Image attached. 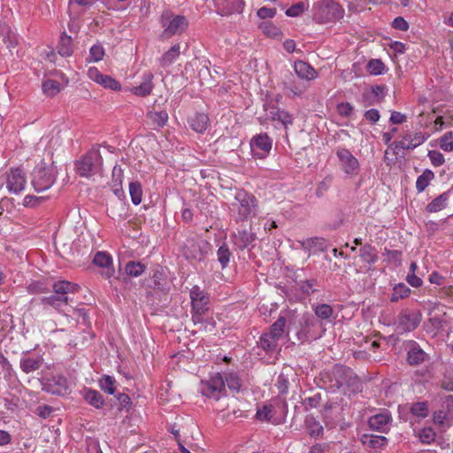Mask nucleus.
Segmentation results:
<instances>
[{"mask_svg":"<svg viewBox=\"0 0 453 453\" xmlns=\"http://www.w3.org/2000/svg\"><path fill=\"white\" fill-rule=\"evenodd\" d=\"M153 288L159 290H165L167 287L166 275L163 269H156L152 275Z\"/></svg>","mask_w":453,"mask_h":453,"instance_id":"obj_37","label":"nucleus"},{"mask_svg":"<svg viewBox=\"0 0 453 453\" xmlns=\"http://www.w3.org/2000/svg\"><path fill=\"white\" fill-rule=\"evenodd\" d=\"M286 326V319L280 317L271 326L269 332V338L280 340L282 337Z\"/></svg>","mask_w":453,"mask_h":453,"instance_id":"obj_33","label":"nucleus"},{"mask_svg":"<svg viewBox=\"0 0 453 453\" xmlns=\"http://www.w3.org/2000/svg\"><path fill=\"white\" fill-rule=\"evenodd\" d=\"M26 183V177L19 168L12 169L7 174L6 187L10 193L19 194L25 188Z\"/></svg>","mask_w":453,"mask_h":453,"instance_id":"obj_13","label":"nucleus"},{"mask_svg":"<svg viewBox=\"0 0 453 453\" xmlns=\"http://www.w3.org/2000/svg\"><path fill=\"white\" fill-rule=\"evenodd\" d=\"M145 265L141 262L129 261L125 266L127 276L138 277L145 271Z\"/></svg>","mask_w":453,"mask_h":453,"instance_id":"obj_39","label":"nucleus"},{"mask_svg":"<svg viewBox=\"0 0 453 453\" xmlns=\"http://www.w3.org/2000/svg\"><path fill=\"white\" fill-rule=\"evenodd\" d=\"M230 210L236 221L248 220L257 215L258 202L254 195L239 190L234 196V201L231 203Z\"/></svg>","mask_w":453,"mask_h":453,"instance_id":"obj_2","label":"nucleus"},{"mask_svg":"<svg viewBox=\"0 0 453 453\" xmlns=\"http://www.w3.org/2000/svg\"><path fill=\"white\" fill-rule=\"evenodd\" d=\"M270 113L272 119L280 121L283 124L285 128H288L289 125L293 124V116L284 110L277 108L275 111H272Z\"/></svg>","mask_w":453,"mask_h":453,"instance_id":"obj_35","label":"nucleus"},{"mask_svg":"<svg viewBox=\"0 0 453 453\" xmlns=\"http://www.w3.org/2000/svg\"><path fill=\"white\" fill-rule=\"evenodd\" d=\"M409 348L407 352V361L411 365H418L424 363L427 358V354L414 341L407 342Z\"/></svg>","mask_w":453,"mask_h":453,"instance_id":"obj_17","label":"nucleus"},{"mask_svg":"<svg viewBox=\"0 0 453 453\" xmlns=\"http://www.w3.org/2000/svg\"><path fill=\"white\" fill-rule=\"evenodd\" d=\"M57 170L53 165H46L41 163L36 165L32 173V185L36 192L49 189L55 182Z\"/></svg>","mask_w":453,"mask_h":453,"instance_id":"obj_5","label":"nucleus"},{"mask_svg":"<svg viewBox=\"0 0 453 453\" xmlns=\"http://www.w3.org/2000/svg\"><path fill=\"white\" fill-rule=\"evenodd\" d=\"M411 413L419 418H426L429 414L427 402H417L411 407Z\"/></svg>","mask_w":453,"mask_h":453,"instance_id":"obj_43","label":"nucleus"},{"mask_svg":"<svg viewBox=\"0 0 453 453\" xmlns=\"http://www.w3.org/2000/svg\"><path fill=\"white\" fill-rule=\"evenodd\" d=\"M52 394L64 395L68 393L69 386L67 380L61 375L53 377L51 382L49 384Z\"/></svg>","mask_w":453,"mask_h":453,"instance_id":"obj_25","label":"nucleus"},{"mask_svg":"<svg viewBox=\"0 0 453 453\" xmlns=\"http://www.w3.org/2000/svg\"><path fill=\"white\" fill-rule=\"evenodd\" d=\"M434 178V173L426 169L421 175H419L416 181V189L418 193L423 192L429 185V182Z\"/></svg>","mask_w":453,"mask_h":453,"instance_id":"obj_36","label":"nucleus"},{"mask_svg":"<svg viewBox=\"0 0 453 453\" xmlns=\"http://www.w3.org/2000/svg\"><path fill=\"white\" fill-rule=\"evenodd\" d=\"M58 52L62 57H69L73 52L72 37L67 35L65 32L61 35L58 45L57 47Z\"/></svg>","mask_w":453,"mask_h":453,"instance_id":"obj_30","label":"nucleus"},{"mask_svg":"<svg viewBox=\"0 0 453 453\" xmlns=\"http://www.w3.org/2000/svg\"><path fill=\"white\" fill-rule=\"evenodd\" d=\"M217 257L221 267L223 269L226 268L229 263L231 257V252L226 244L224 243L219 248L217 251Z\"/></svg>","mask_w":453,"mask_h":453,"instance_id":"obj_46","label":"nucleus"},{"mask_svg":"<svg viewBox=\"0 0 453 453\" xmlns=\"http://www.w3.org/2000/svg\"><path fill=\"white\" fill-rule=\"evenodd\" d=\"M269 334L267 333H265L261 335L259 339V347L265 350L266 352L273 351L276 349L278 346V340L276 339H271L268 337Z\"/></svg>","mask_w":453,"mask_h":453,"instance_id":"obj_42","label":"nucleus"},{"mask_svg":"<svg viewBox=\"0 0 453 453\" xmlns=\"http://www.w3.org/2000/svg\"><path fill=\"white\" fill-rule=\"evenodd\" d=\"M272 139L266 134H259L250 141L253 156L257 158L265 157L272 149Z\"/></svg>","mask_w":453,"mask_h":453,"instance_id":"obj_12","label":"nucleus"},{"mask_svg":"<svg viewBox=\"0 0 453 453\" xmlns=\"http://www.w3.org/2000/svg\"><path fill=\"white\" fill-rule=\"evenodd\" d=\"M254 240V234L248 230L238 231L234 235V242L240 250L247 248Z\"/></svg>","mask_w":453,"mask_h":453,"instance_id":"obj_28","label":"nucleus"},{"mask_svg":"<svg viewBox=\"0 0 453 453\" xmlns=\"http://www.w3.org/2000/svg\"><path fill=\"white\" fill-rule=\"evenodd\" d=\"M153 78H154V75L152 73H150V72L145 73L142 76V81L141 84L139 86L132 88V89H131L132 93L134 94L135 96H142V97L149 96L154 88V85L152 82Z\"/></svg>","mask_w":453,"mask_h":453,"instance_id":"obj_18","label":"nucleus"},{"mask_svg":"<svg viewBox=\"0 0 453 453\" xmlns=\"http://www.w3.org/2000/svg\"><path fill=\"white\" fill-rule=\"evenodd\" d=\"M440 146L444 151L453 150V132H447L441 136Z\"/></svg>","mask_w":453,"mask_h":453,"instance_id":"obj_58","label":"nucleus"},{"mask_svg":"<svg viewBox=\"0 0 453 453\" xmlns=\"http://www.w3.org/2000/svg\"><path fill=\"white\" fill-rule=\"evenodd\" d=\"M336 156L339 159L341 169L346 175L355 177L359 173V162L349 150L339 148L336 150Z\"/></svg>","mask_w":453,"mask_h":453,"instance_id":"obj_10","label":"nucleus"},{"mask_svg":"<svg viewBox=\"0 0 453 453\" xmlns=\"http://www.w3.org/2000/svg\"><path fill=\"white\" fill-rule=\"evenodd\" d=\"M385 65L380 59H372L367 64V71L372 75L383 73Z\"/></svg>","mask_w":453,"mask_h":453,"instance_id":"obj_53","label":"nucleus"},{"mask_svg":"<svg viewBox=\"0 0 453 453\" xmlns=\"http://www.w3.org/2000/svg\"><path fill=\"white\" fill-rule=\"evenodd\" d=\"M83 396L85 401L96 409H101L104 404L103 395L96 390L86 389Z\"/></svg>","mask_w":453,"mask_h":453,"instance_id":"obj_29","label":"nucleus"},{"mask_svg":"<svg viewBox=\"0 0 453 453\" xmlns=\"http://www.w3.org/2000/svg\"><path fill=\"white\" fill-rule=\"evenodd\" d=\"M429 136V134L422 132L406 133L402 140L393 142L390 146H394V153L398 154L397 150H413L425 142Z\"/></svg>","mask_w":453,"mask_h":453,"instance_id":"obj_11","label":"nucleus"},{"mask_svg":"<svg viewBox=\"0 0 453 453\" xmlns=\"http://www.w3.org/2000/svg\"><path fill=\"white\" fill-rule=\"evenodd\" d=\"M192 307V320L195 324L203 321V315L209 310V295L198 286H194L189 293Z\"/></svg>","mask_w":453,"mask_h":453,"instance_id":"obj_6","label":"nucleus"},{"mask_svg":"<svg viewBox=\"0 0 453 453\" xmlns=\"http://www.w3.org/2000/svg\"><path fill=\"white\" fill-rule=\"evenodd\" d=\"M304 9V4L303 2H299L296 4H293L290 8L286 11V15L288 17H297L300 15Z\"/></svg>","mask_w":453,"mask_h":453,"instance_id":"obj_64","label":"nucleus"},{"mask_svg":"<svg viewBox=\"0 0 453 453\" xmlns=\"http://www.w3.org/2000/svg\"><path fill=\"white\" fill-rule=\"evenodd\" d=\"M314 312L318 318L321 319H327L333 315L334 310L331 305L322 303L314 307Z\"/></svg>","mask_w":453,"mask_h":453,"instance_id":"obj_49","label":"nucleus"},{"mask_svg":"<svg viewBox=\"0 0 453 453\" xmlns=\"http://www.w3.org/2000/svg\"><path fill=\"white\" fill-rule=\"evenodd\" d=\"M70 301L72 299L69 296L56 295L55 293L41 298V303L43 306H51L56 310H59L63 304H68Z\"/></svg>","mask_w":453,"mask_h":453,"instance_id":"obj_22","label":"nucleus"},{"mask_svg":"<svg viewBox=\"0 0 453 453\" xmlns=\"http://www.w3.org/2000/svg\"><path fill=\"white\" fill-rule=\"evenodd\" d=\"M321 401L320 393H315L311 396L305 397L303 401V404L305 409L316 408L319 406Z\"/></svg>","mask_w":453,"mask_h":453,"instance_id":"obj_59","label":"nucleus"},{"mask_svg":"<svg viewBox=\"0 0 453 453\" xmlns=\"http://www.w3.org/2000/svg\"><path fill=\"white\" fill-rule=\"evenodd\" d=\"M224 381L227 385L229 389L238 392L242 387L241 380L239 376L234 372L226 373Z\"/></svg>","mask_w":453,"mask_h":453,"instance_id":"obj_45","label":"nucleus"},{"mask_svg":"<svg viewBox=\"0 0 453 453\" xmlns=\"http://www.w3.org/2000/svg\"><path fill=\"white\" fill-rule=\"evenodd\" d=\"M209 250V243L203 239H187L181 248L183 256L191 261H201Z\"/></svg>","mask_w":453,"mask_h":453,"instance_id":"obj_8","label":"nucleus"},{"mask_svg":"<svg viewBox=\"0 0 453 453\" xmlns=\"http://www.w3.org/2000/svg\"><path fill=\"white\" fill-rule=\"evenodd\" d=\"M94 265L104 269L102 275L110 279L114 275L115 269L112 266V257L105 251H97L93 259Z\"/></svg>","mask_w":453,"mask_h":453,"instance_id":"obj_15","label":"nucleus"},{"mask_svg":"<svg viewBox=\"0 0 453 453\" xmlns=\"http://www.w3.org/2000/svg\"><path fill=\"white\" fill-rule=\"evenodd\" d=\"M306 426L308 434L311 436L318 437L323 434V426L314 418L306 419Z\"/></svg>","mask_w":453,"mask_h":453,"instance_id":"obj_48","label":"nucleus"},{"mask_svg":"<svg viewBox=\"0 0 453 453\" xmlns=\"http://www.w3.org/2000/svg\"><path fill=\"white\" fill-rule=\"evenodd\" d=\"M275 387L278 388L280 394H285L288 388V380L284 374H280L277 378Z\"/></svg>","mask_w":453,"mask_h":453,"instance_id":"obj_63","label":"nucleus"},{"mask_svg":"<svg viewBox=\"0 0 453 453\" xmlns=\"http://www.w3.org/2000/svg\"><path fill=\"white\" fill-rule=\"evenodd\" d=\"M313 19L317 23L335 22L343 18V8L334 0H320L313 5Z\"/></svg>","mask_w":453,"mask_h":453,"instance_id":"obj_3","label":"nucleus"},{"mask_svg":"<svg viewBox=\"0 0 453 453\" xmlns=\"http://www.w3.org/2000/svg\"><path fill=\"white\" fill-rule=\"evenodd\" d=\"M243 6V0H226L223 7L217 12L220 16H229L234 13H242Z\"/></svg>","mask_w":453,"mask_h":453,"instance_id":"obj_21","label":"nucleus"},{"mask_svg":"<svg viewBox=\"0 0 453 453\" xmlns=\"http://www.w3.org/2000/svg\"><path fill=\"white\" fill-rule=\"evenodd\" d=\"M299 242L303 249L309 251H324L327 249V242L320 237L307 238Z\"/></svg>","mask_w":453,"mask_h":453,"instance_id":"obj_20","label":"nucleus"},{"mask_svg":"<svg viewBox=\"0 0 453 453\" xmlns=\"http://www.w3.org/2000/svg\"><path fill=\"white\" fill-rule=\"evenodd\" d=\"M42 365V357H24L20 360V367L26 373L35 372Z\"/></svg>","mask_w":453,"mask_h":453,"instance_id":"obj_31","label":"nucleus"},{"mask_svg":"<svg viewBox=\"0 0 453 453\" xmlns=\"http://www.w3.org/2000/svg\"><path fill=\"white\" fill-rule=\"evenodd\" d=\"M114 383H115L114 378H112L110 375H104L99 380V385H100L101 389L110 395H113L115 392Z\"/></svg>","mask_w":453,"mask_h":453,"instance_id":"obj_50","label":"nucleus"},{"mask_svg":"<svg viewBox=\"0 0 453 453\" xmlns=\"http://www.w3.org/2000/svg\"><path fill=\"white\" fill-rule=\"evenodd\" d=\"M147 117L152 121L153 125L157 127H165L168 120V114L165 111H149Z\"/></svg>","mask_w":453,"mask_h":453,"instance_id":"obj_38","label":"nucleus"},{"mask_svg":"<svg viewBox=\"0 0 453 453\" xmlns=\"http://www.w3.org/2000/svg\"><path fill=\"white\" fill-rule=\"evenodd\" d=\"M323 382L332 391L340 390L344 395L355 394L359 390L358 377L350 368L336 365L323 375Z\"/></svg>","mask_w":453,"mask_h":453,"instance_id":"obj_1","label":"nucleus"},{"mask_svg":"<svg viewBox=\"0 0 453 453\" xmlns=\"http://www.w3.org/2000/svg\"><path fill=\"white\" fill-rule=\"evenodd\" d=\"M392 421V417L388 410L377 413L368 419L369 427L372 430L380 433H387L389 430V424Z\"/></svg>","mask_w":453,"mask_h":453,"instance_id":"obj_14","label":"nucleus"},{"mask_svg":"<svg viewBox=\"0 0 453 453\" xmlns=\"http://www.w3.org/2000/svg\"><path fill=\"white\" fill-rule=\"evenodd\" d=\"M418 438L423 443L429 444L435 439V433L431 427H425L418 432Z\"/></svg>","mask_w":453,"mask_h":453,"instance_id":"obj_56","label":"nucleus"},{"mask_svg":"<svg viewBox=\"0 0 453 453\" xmlns=\"http://www.w3.org/2000/svg\"><path fill=\"white\" fill-rule=\"evenodd\" d=\"M52 289L56 295L69 296V294L77 293L80 290V286L67 280H59L52 285Z\"/></svg>","mask_w":453,"mask_h":453,"instance_id":"obj_19","label":"nucleus"},{"mask_svg":"<svg viewBox=\"0 0 453 453\" xmlns=\"http://www.w3.org/2000/svg\"><path fill=\"white\" fill-rule=\"evenodd\" d=\"M441 388L448 390L453 391V372L448 371L445 372L442 380H441Z\"/></svg>","mask_w":453,"mask_h":453,"instance_id":"obj_61","label":"nucleus"},{"mask_svg":"<svg viewBox=\"0 0 453 453\" xmlns=\"http://www.w3.org/2000/svg\"><path fill=\"white\" fill-rule=\"evenodd\" d=\"M43 92L50 96H53L60 91L59 82L53 80H47L42 83Z\"/></svg>","mask_w":453,"mask_h":453,"instance_id":"obj_51","label":"nucleus"},{"mask_svg":"<svg viewBox=\"0 0 453 453\" xmlns=\"http://www.w3.org/2000/svg\"><path fill=\"white\" fill-rule=\"evenodd\" d=\"M112 187L114 193L118 195L119 188L121 187L123 179V170L119 165H115L112 169Z\"/></svg>","mask_w":453,"mask_h":453,"instance_id":"obj_52","label":"nucleus"},{"mask_svg":"<svg viewBox=\"0 0 453 453\" xmlns=\"http://www.w3.org/2000/svg\"><path fill=\"white\" fill-rule=\"evenodd\" d=\"M259 27L263 33L270 37H276L279 35V29L271 21H263Z\"/></svg>","mask_w":453,"mask_h":453,"instance_id":"obj_57","label":"nucleus"},{"mask_svg":"<svg viewBox=\"0 0 453 453\" xmlns=\"http://www.w3.org/2000/svg\"><path fill=\"white\" fill-rule=\"evenodd\" d=\"M129 193L134 204L138 205L142 202V185L138 181L129 183Z\"/></svg>","mask_w":453,"mask_h":453,"instance_id":"obj_41","label":"nucleus"},{"mask_svg":"<svg viewBox=\"0 0 453 453\" xmlns=\"http://www.w3.org/2000/svg\"><path fill=\"white\" fill-rule=\"evenodd\" d=\"M273 407L272 404L265 405L262 409L257 410V418L261 421H269L274 423Z\"/></svg>","mask_w":453,"mask_h":453,"instance_id":"obj_47","label":"nucleus"},{"mask_svg":"<svg viewBox=\"0 0 453 453\" xmlns=\"http://www.w3.org/2000/svg\"><path fill=\"white\" fill-rule=\"evenodd\" d=\"M296 73L302 79L313 80L316 76V71L308 63L299 60L294 65Z\"/></svg>","mask_w":453,"mask_h":453,"instance_id":"obj_26","label":"nucleus"},{"mask_svg":"<svg viewBox=\"0 0 453 453\" xmlns=\"http://www.w3.org/2000/svg\"><path fill=\"white\" fill-rule=\"evenodd\" d=\"M361 441L364 445L372 449H381L388 443V439L382 435L364 434Z\"/></svg>","mask_w":453,"mask_h":453,"instance_id":"obj_27","label":"nucleus"},{"mask_svg":"<svg viewBox=\"0 0 453 453\" xmlns=\"http://www.w3.org/2000/svg\"><path fill=\"white\" fill-rule=\"evenodd\" d=\"M190 127L196 133H203L209 125V117L204 113H196L188 120Z\"/></svg>","mask_w":453,"mask_h":453,"instance_id":"obj_23","label":"nucleus"},{"mask_svg":"<svg viewBox=\"0 0 453 453\" xmlns=\"http://www.w3.org/2000/svg\"><path fill=\"white\" fill-rule=\"evenodd\" d=\"M419 323V314L414 312H404L399 315L397 328L399 332H411L416 329Z\"/></svg>","mask_w":453,"mask_h":453,"instance_id":"obj_16","label":"nucleus"},{"mask_svg":"<svg viewBox=\"0 0 453 453\" xmlns=\"http://www.w3.org/2000/svg\"><path fill=\"white\" fill-rule=\"evenodd\" d=\"M449 198L448 192H444L441 194L439 196L435 197L431 203H429L426 206V210L429 212H437L444 209L447 205V201Z\"/></svg>","mask_w":453,"mask_h":453,"instance_id":"obj_34","label":"nucleus"},{"mask_svg":"<svg viewBox=\"0 0 453 453\" xmlns=\"http://www.w3.org/2000/svg\"><path fill=\"white\" fill-rule=\"evenodd\" d=\"M27 291L33 295L47 293L50 291V288L42 281H33L27 287Z\"/></svg>","mask_w":453,"mask_h":453,"instance_id":"obj_54","label":"nucleus"},{"mask_svg":"<svg viewBox=\"0 0 453 453\" xmlns=\"http://www.w3.org/2000/svg\"><path fill=\"white\" fill-rule=\"evenodd\" d=\"M75 169L81 177H91L100 174L103 169V157L98 149L92 148L79 160L76 161Z\"/></svg>","mask_w":453,"mask_h":453,"instance_id":"obj_4","label":"nucleus"},{"mask_svg":"<svg viewBox=\"0 0 453 453\" xmlns=\"http://www.w3.org/2000/svg\"><path fill=\"white\" fill-rule=\"evenodd\" d=\"M98 84L102 85L105 88H110L112 90H119L120 89L119 82L109 75L103 74L102 79L100 80Z\"/></svg>","mask_w":453,"mask_h":453,"instance_id":"obj_55","label":"nucleus"},{"mask_svg":"<svg viewBox=\"0 0 453 453\" xmlns=\"http://www.w3.org/2000/svg\"><path fill=\"white\" fill-rule=\"evenodd\" d=\"M180 55V45L174 44L171 49L166 51L161 58L163 65H171Z\"/></svg>","mask_w":453,"mask_h":453,"instance_id":"obj_44","label":"nucleus"},{"mask_svg":"<svg viewBox=\"0 0 453 453\" xmlns=\"http://www.w3.org/2000/svg\"><path fill=\"white\" fill-rule=\"evenodd\" d=\"M359 256L364 262L370 265L375 264L379 258L376 249L370 244H365L360 248Z\"/></svg>","mask_w":453,"mask_h":453,"instance_id":"obj_32","label":"nucleus"},{"mask_svg":"<svg viewBox=\"0 0 453 453\" xmlns=\"http://www.w3.org/2000/svg\"><path fill=\"white\" fill-rule=\"evenodd\" d=\"M410 293L411 289L404 283H399L395 286L390 301L398 302L400 299L407 297Z\"/></svg>","mask_w":453,"mask_h":453,"instance_id":"obj_40","label":"nucleus"},{"mask_svg":"<svg viewBox=\"0 0 453 453\" xmlns=\"http://www.w3.org/2000/svg\"><path fill=\"white\" fill-rule=\"evenodd\" d=\"M428 157L434 166H440L444 163V156L438 150H429Z\"/></svg>","mask_w":453,"mask_h":453,"instance_id":"obj_62","label":"nucleus"},{"mask_svg":"<svg viewBox=\"0 0 453 453\" xmlns=\"http://www.w3.org/2000/svg\"><path fill=\"white\" fill-rule=\"evenodd\" d=\"M161 23L164 27L163 34L165 37L180 35L188 26V21L185 16L175 15L170 11L162 13Z\"/></svg>","mask_w":453,"mask_h":453,"instance_id":"obj_7","label":"nucleus"},{"mask_svg":"<svg viewBox=\"0 0 453 453\" xmlns=\"http://www.w3.org/2000/svg\"><path fill=\"white\" fill-rule=\"evenodd\" d=\"M225 392V381L219 372L211 375L208 380L201 381V393L206 397L219 400Z\"/></svg>","mask_w":453,"mask_h":453,"instance_id":"obj_9","label":"nucleus"},{"mask_svg":"<svg viewBox=\"0 0 453 453\" xmlns=\"http://www.w3.org/2000/svg\"><path fill=\"white\" fill-rule=\"evenodd\" d=\"M90 59L94 62H98L103 59L104 56V50L102 45L96 44L90 48L89 50Z\"/></svg>","mask_w":453,"mask_h":453,"instance_id":"obj_60","label":"nucleus"},{"mask_svg":"<svg viewBox=\"0 0 453 453\" xmlns=\"http://www.w3.org/2000/svg\"><path fill=\"white\" fill-rule=\"evenodd\" d=\"M387 87L385 85H374L371 88V93L374 99H371L366 94H364V105L369 106L375 103H380L385 96Z\"/></svg>","mask_w":453,"mask_h":453,"instance_id":"obj_24","label":"nucleus"}]
</instances>
